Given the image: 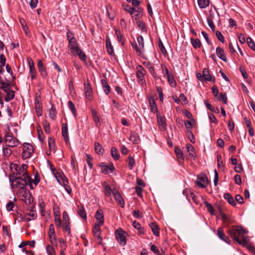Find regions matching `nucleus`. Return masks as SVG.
<instances>
[{"label":"nucleus","mask_w":255,"mask_h":255,"mask_svg":"<svg viewBox=\"0 0 255 255\" xmlns=\"http://www.w3.org/2000/svg\"><path fill=\"white\" fill-rule=\"evenodd\" d=\"M143 64L147 69H148L149 72L151 74V75L153 76V77H154V78H156V79L158 78L157 74L154 71V68L152 66L150 62H149L148 61H144L143 62Z\"/></svg>","instance_id":"nucleus-19"},{"label":"nucleus","mask_w":255,"mask_h":255,"mask_svg":"<svg viewBox=\"0 0 255 255\" xmlns=\"http://www.w3.org/2000/svg\"><path fill=\"white\" fill-rule=\"evenodd\" d=\"M137 41L138 43L140 48L143 49L144 48V40H143V37L141 35L139 36L137 38Z\"/></svg>","instance_id":"nucleus-62"},{"label":"nucleus","mask_w":255,"mask_h":255,"mask_svg":"<svg viewBox=\"0 0 255 255\" xmlns=\"http://www.w3.org/2000/svg\"><path fill=\"white\" fill-rule=\"evenodd\" d=\"M161 68L162 71V73L164 77H167V76L171 74V73L169 72L166 66L164 64H161Z\"/></svg>","instance_id":"nucleus-52"},{"label":"nucleus","mask_w":255,"mask_h":255,"mask_svg":"<svg viewBox=\"0 0 255 255\" xmlns=\"http://www.w3.org/2000/svg\"><path fill=\"white\" fill-rule=\"evenodd\" d=\"M130 139L134 143H138L140 140L138 134L135 132H131Z\"/></svg>","instance_id":"nucleus-39"},{"label":"nucleus","mask_w":255,"mask_h":255,"mask_svg":"<svg viewBox=\"0 0 255 255\" xmlns=\"http://www.w3.org/2000/svg\"><path fill=\"white\" fill-rule=\"evenodd\" d=\"M49 116L53 120H54L56 117V111L53 105H52L51 108L49 111Z\"/></svg>","instance_id":"nucleus-44"},{"label":"nucleus","mask_w":255,"mask_h":255,"mask_svg":"<svg viewBox=\"0 0 255 255\" xmlns=\"http://www.w3.org/2000/svg\"><path fill=\"white\" fill-rule=\"evenodd\" d=\"M37 68L41 76L43 78H46L47 77L48 73L45 66L41 60L38 61Z\"/></svg>","instance_id":"nucleus-11"},{"label":"nucleus","mask_w":255,"mask_h":255,"mask_svg":"<svg viewBox=\"0 0 255 255\" xmlns=\"http://www.w3.org/2000/svg\"><path fill=\"white\" fill-rule=\"evenodd\" d=\"M62 226L64 231L67 232L68 234H70V222H64Z\"/></svg>","instance_id":"nucleus-53"},{"label":"nucleus","mask_w":255,"mask_h":255,"mask_svg":"<svg viewBox=\"0 0 255 255\" xmlns=\"http://www.w3.org/2000/svg\"><path fill=\"white\" fill-rule=\"evenodd\" d=\"M197 186L204 188L208 184V178L206 174H200L197 176V180L195 181Z\"/></svg>","instance_id":"nucleus-9"},{"label":"nucleus","mask_w":255,"mask_h":255,"mask_svg":"<svg viewBox=\"0 0 255 255\" xmlns=\"http://www.w3.org/2000/svg\"><path fill=\"white\" fill-rule=\"evenodd\" d=\"M106 47L108 53L110 55H112L114 53V48L108 36H107L106 39Z\"/></svg>","instance_id":"nucleus-21"},{"label":"nucleus","mask_w":255,"mask_h":255,"mask_svg":"<svg viewBox=\"0 0 255 255\" xmlns=\"http://www.w3.org/2000/svg\"><path fill=\"white\" fill-rule=\"evenodd\" d=\"M204 204L207 208V211L210 212L211 215H214V210L212 204L207 201H205Z\"/></svg>","instance_id":"nucleus-48"},{"label":"nucleus","mask_w":255,"mask_h":255,"mask_svg":"<svg viewBox=\"0 0 255 255\" xmlns=\"http://www.w3.org/2000/svg\"><path fill=\"white\" fill-rule=\"evenodd\" d=\"M158 47H159V48L160 49V51H161V52L164 55H166L167 54V52L165 48L164 47L162 42L161 41V40L160 39H159V41H158Z\"/></svg>","instance_id":"nucleus-54"},{"label":"nucleus","mask_w":255,"mask_h":255,"mask_svg":"<svg viewBox=\"0 0 255 255\" xmlns=\"http://www.w3.org/2000/svg\"><path fill=\"white\" fill-rule=\"evenodd\" d=\"M84 91L86 98L89 100H91L93 95V92L91 85L89 83H88L87 84H84Z\"/></svg>","instance_id":"nucleus-20"},{"label":"nucleus","mask_w":255,"mask_h":255,"mask_svg":"<svg viewBox=\"0 0 255 255\" xmlns=\"http://www.w3.org/2000/svg\"><path fill=\"white\" fill-rule=\"evenodd\" d=\"M4 142L6 145L10 147H16L19 144V141L8 132H6L4 135Z\"/></svg>","instance_id":"nucleus-6"},{"label":"nucleus","mask_w":255,"mask_h":255,"mask_svg":"<svg viewBox=\"0 0 255 255\" xmlns=\"http://www.w3.org/2000/svg\"><path fill=\"white\" fill-rule=\"evenodd\" d=\"M128 167L130 170H132L133 167L135 165V161L133 157L129 155L128 156Z\"/></svg>","instance_id":"nucleus-40"},{"label":"nucleus","mask_w":255,"mask_h":255,"mask_svg":"<svg viewBox=\"0 0 255 255\" xmlns=\"http://www.w3.org/2000/svg\"><path fill=\"white\" fill-rule=\"evenodd\" d=\"M5 93L6 94V96L4 98V101L6 102L13 100L15 97V91L12 89Z\"/></svg>","instance_id":"nucleus-28"},{"label":"nucleus","mask_w":255,"mask_h":255,"mask_svg":"<svg viewBox=\"0 0 255 255\" xmlns=\"http://www.w3.org/2000/svg\"><path fill=\"white\" fill-rule=\"evenodd\" d=\"M112 193L117 202L121 204L122 207H123L124 206L125 203L123 198L120 194V192L118 190L114 189L112 191Z\"/></svg>","instance_id":"nucleus-14"},{"label":"nucleus","mask_w":255,"mask_h":255,"mask_svg":"<svg viewBox=\"0 0 255 255\" xmlns=\"http://www.w3.org/2000/svg\"><path fill=\"white\" fill-rule=\"evenodd\" d=\"M43 125L45 132L49 134L50 132V124L47 121H45L43 122Z\"/></svg>","instance_id":"nucleus-56"},{"label":"nucleus","mask_w":255,"mask_h":255,"mask_svg":"<svg viewBox=\"0 0 255 255\" xmlns=\"http://www.w3.org/2000/svg\"><path fill=\"white\" fill-rule=\"evenodd\" d=\"M187 151L189 153V155L191 157H195V153L194 152V148L193 146L190 143H188L186 145Z\"/></svg>","instance_id":"nucleus-42"},{"label":"nucleus","mask_w":255,"mask_h":255,"mask_svg":"<svg viewBox=\"0 0 255 255\" xmlns=\"http://www.w3.org/2000/svg\"><path fill=\"white\" fill-rule=\"evenodd\" d=\"M48 144L49 149L51 150H54L55 148V143H54V139L52 137H50L48 139Z\"/></svg>","instance_id":"nucleus-58"},{"label":"nucleus","mask_w":255,"mask_h":255,"mask_svg":"<svg viewBox=\"0 0 255 255\" xmlns=\"http://www.w3.org/2000/svg\"><path fill=\"white\" fill-rule=\"evenodd\" d=\"M0 89L2 90L4 93H7L9 91L12 90L10 83L9 82H5L1 83Z\"/></svg>","instance_id":"nucleus-31"},{"label":"nucleus","mask_w":255,"mask_h":255,"mask_svg":"<svg viewBox=\"0 0 255 255\" xmlns=\"http://www.w3.org/2000/svg\"><path fill=\"white\" fill-rule=\"evenodd\" d=\"M48 236L51 244H53L54 241H56V234L53 224H50L49 227Z\"/></svg>","instance_id":"nucleus-17"},{"label":"nucleus","mask_w":255,"mask_h":255,"mask_svg":"<svg viewBox=\"0 0 255 255\" xmlns=\"http://www.w3.org/2000/svg\"><path fill=\"white\" fill-rule=\"evenodd\" d=\"M92 114L93 118V120L96 125V126H98L100 125V120L99 117L97 114V112L95 110H92Z\"/></svg>","instance_id":"nucleus-43"},{"label":"nucleus","mask_w":255,"mask_h":255,"mask_svg":"<svg viewBox=\"0 0 255 255\" xmlns=\"http://www.w3.org/2000/svg\"><path fill=\"white\" fill-rule=\"evenodd\" d=\"M68 106L69 108L71 110L74 117H76V116H77L76 110L75 105H74L73 102L71 101H69L68 103Z\"/></svg>","instance_id":"nucleus-46"},{"label":"nucleus","mask_w":255,"mask_h":255,"mask_svg":"<svg viewBox=\"0 0 255 255\" xmlns=\"http://www.w3.org/2000/svg\"><path fill=\"white\" fill-rule=\"evenodd\" d=\"M111 155L115 160H117L120 158V154L117 149L115 147L111 148Z\"/></svg>","instance_id":"nucleus-36"},{"label":"nucleus","mask_w":255,"mask_h":255,"mask_svg":"<svg viewBox=\"0 0 255 255\" xmlns=\"http://www.w3.org/2000/svg\"><path fill=\"white\" fill-rule=\"evenodd\" d=\"M99 166L101 167L102 172L105 174L109 173H112L115 170V168L113 163L110 165H103V163H101Z\"/></svg>","instance_id":"nucleus-12"},{"label":"nucleus","mask_w":255,"mask_h":255,"mask_svg":"<svg viewBox=\"0 0 255 255\" xmlns=\"http://www.w3.org/2000/svg\"><path fill=\"white\" fill-rule=\"evenodd\" d=\"M46 251L48 255H56L55 250L51 245L47 246Z\"/></svg>","instance_id":"nucleus-51"},{"label":"nucleus","mask_w":255,"mask_h":255,"mask_svg":"<svg viewBox=\"0 0 255 255\" xmlns=\"http://www.w3.org/2000/svg\"><path fill=\"white\" fill-rule=\"evenodd\" d=\"M40 181V178L38 173L37 172L34 175V180H33L31 178L30 182L31 183V184H32V183H34V184L35 186H37V184L39 183Z\"/></svg>","instance_id":"nucleus-50"},{"label":"nucleus","mask_w":255,"mask_h":255,"mask_svg":"<svg viewBox=\"0 0 255 255\" xmlns=\"http://www.w3.org/2000/svg\"><path fill=\"white\" fill-rule=\"evenodd\" d=\"M68 49L70 51V53L75 55H77L81 60L86 61V55L79 47L76 39L74 36L69 41Z\"/></svg>","instance_id":"nucleus-3"},{"label":"nucleus","mask_w":255,"mask_h":255,"mask_svg":"<svg viewBox=\"0 0 255 255\" xmlns=\"http://www.w3.org/2000/svg\"><path fill=\"white\" fill-rule=\"evenodd\" d=\"M148 102L151 112L154 113H157V108L154 99L152 97H149L148 98Z\"/></svg>","instance_id":"nucleus-27"},{"label":"nucleus","mask_w":255,"mask_h":255,"mask_svg":"<svg viewBox=\"0 0 255 255\" xmlns=\"http://www.w3.org/2000/svg\"><path fill=\"white\" fill-rule=\"evenodd\" d=\"M13 167H14L16 172H13L12 174H14L16 176H22L23 177L28 178H31V176L28 174L27 168L28 165L26 164H22L20 166H18L16 164H13Z\"/></svg>","instance_id":"nucleus-4"},{"label":"nucleus","mask_w":255,"mask_h":255,"mask_svg":"<svg viewBox=\"0 0 255 255\" xmlns=\"http://www.w3.org/2000/svg\"><path fill=\"white\" fill-rule=\"evenodd\" d=\"M227 233L239 245L245 246L249 243L250 239L246 236L248 231L241 226H231L227 231Z\"/></svg>","instance_id":"nucleus-2"},{"label":"nucleus","mask_w":255,"mask_h":255,"mask_svg":"<svg viewBox=\"0 0 255 255\" xmlns=\"http://www.w3.org/2000/svg\"><path fill=\"white\" fill-rule=\"evenodd\" d=\"M27 61L29 65L30 74H36V71L32 59L29 57L27 59Z\"/></svg>","instance_id":"nucleus-29"},{"label":"nucleus","mask_w":255,"mask_h":255,"mask_svg":"<svg viewBox=\"0 0 255 255\" xmlns=\"http://www.w3.org/2000/svg\"><path fill=\"white\" fill-rule=\"evenodd\" d=\"M35 108L36 114L38 117L41 116L42 115V106L40 104L39 101L38 100H36L35 101Z\"/></svg>","instance_id":"nucleus-32"},{"label":"nucleus","mask_w":255,"mask_h":255,"mask_svg":"<svg viewBox=\"0 0 255 255\" xmlns=\"http://www.w3.org/2000/svg\"><path fill=\"white\" fill-rule=\"evenodd\" d=\"M166 78L168 80L169 84L172 87H175L176 86V82L172 74L167 76Z\"/></svg>","instance_id":"nucleus-41"},{"label":"nucleus","mask_w":255,"mask_h":255,"mask_svg":"<svg viewBox=\"0 0 255 255\" xmlns=\"http://www.w3.org/2000/svg\"><path fill=\"white\" fill-rule=\"evenodd\" d=\"M209 0H198V4L200 8H205L209 5Z\"/></svg>","instance_id":"nucleus-37"},{"label":"nucleus","mask_w":255,"mask_h":255,"mask_svg":"<svg viewBox=\"0 0 255 255\" xmlns=\"http://www.w3.org/2000/svg\"><path fill=\"white\" fill-rule=\"evenodd\" d=\"M95 217L97 221H98V224H99L101 225H103L104 224V215L102 209H100L97 211L95 215Z\"/></svg>","instance_id":"nucleus-22"},{"label":"nucleus","mask_w":255,"mask_h":255,"mask_svg":"<svg viewBox=\"0 0 255 255\" xmlns=\"http://www.w3.org/2000/svg\"><path fill=\"white\" fill-rule=\"evenodd\" d=\"M175 152L176 153L177 157L178 158H180L181 159H182V160L184 159L183 152L180 148L175 147Z\"/></svg>","instance_id":"nucleus-55"},{"label":"nucleus","mask_w":255,"mask_h":255,"mask_svg":"<svg viewBox=\"0 0 255 255\" xmlns=\"http://www.w3.org/2000/svg\"><path fill=\"white\" fill-rule=\"evenodd\" d=\"M101 225L96 223L93 228V233L95 237H97L99 240L100 243H101L102 240L101 237Z\"/></svg>","instance_id":"nucleus-15"},{"label":"nucleus","mask_w":255,"mask_h":255,"mask_svg":"<svg viewBox=\"0 0 255 255\" xmlns=\"http://www.w3.org/2000/svg\"><path fill=\"white\" fill-rule=\"evenodd\" d=\"M190 40L191 43L194 48L197 49L201 47V43L199 39H194L193 38H191Z\"/></svg>","instance_id":"nucleus-35"},{"label":"nucleus","mask_w":255,"mask_h":255,"mask_svg":"<svg viewBox=\"0 0 255 255\" xmlns=\"http://www.w3.org/2000/svg\"><path fill=\"white\" fill-rule=\"evenodd\" d=\"M216 53L218 57L224 61H227V59L223 48L218 47L216 48Z\"/></svg>","instance_id":"nucleus-24"},{"label":"nucleus","mask_w":255,"mask_h":255,"mask_svg":"<svg viewBox=\"0 0 255 255\" xmlns=\"http://www.w3.org/2000/svg\"><path fill=\"white\" fill-rule=\"evenodd\" d=\"M247 42L250 48L253 50H255V43L253 39L250 37H248L247 39Z\"/></svg>","instance_id":"nucleus-47"},{"label":"nucleus","mask_w":255,"mask_h":255,"mask_svg":"<svg viewBox=\"0 0 255 255\" xmlns=\"http://www.w3.org/2000/svg\"><path fill=\"white\" fill-rule=\"evenodd\" d=\"M14 206V203L12 201H9L6 205V210L7 211H14L13 208Z\"/></svg>","instance_id":"nucleus-57"},{"label":"nucleus","mask_w":255,"mask_h":255,"mask_svg":"<svg viewBox=\"0 0 255 255\" xmlns=\"http://www.w3.org/2000/svg\"><path fill=\"white\" fill-rule=\"evenodd\" d=\"M217 235L219 237V238L222 241L225 242L229 245H230L231 243V241L227 237L224 232L223 229L222 227H219L218 228L217 230Z\"/></svg>","instance_id":"nucleus-10"},{"label":"nucleus","mask_w":255,"mask_h":255,"mask_svg":"<svg viewBox=\"0 0 255 255\" xmlns=\"http://www.w3.org/2000/svg\"><path fill=\"white\" fill-rule=\"evenodd\" d=\"M128 235L127 232L122 228H119L115 231V236L117 241L122 246H124L127 243L126 237Z\"/></svg>","instance_id":"nucleus-5"},{"label":"nucleus","mask_w":255,"mask_h":255,"mask_svg":"<svg viewBox=\"0 0 255 255\" xmlns=\"http://www.w3.org/2000/svg\"><path fill=\"white\" fill-rule=\"evenodd\" d=\"M34 151L33 146L29 143L25 142L23 143V151L21 154V157L23 159L30 158Z\"/></svg>","instance_id":"nucleus-7"},{"label":"nucleus","mask_w":255,"mask_h":255,"mask_svg":"<svg viewBox=\"0 0 255 255\" xmlns=\"http://www.w3.org/2000/svg\"><path fill=\"white\" fill-rule=\"evenodd\" d=\"M101 82L103 88V90L106 95H108L110 92L111 88L109 85L108 84L107 80L106 79H103L101 80Z\"/></svg>","instance_id":"nucleus-26"},{"label":"nucleus","mask_w":255,"mask_h":255,"mask_svg":"<svg viewBox=\"0 0 255 255\" xmlns=\"http://www.w3.org/2000/svg\"><path fill=\"white\" fill-rule=\"evenodd\" d=\"M219 101H222L224 104H227V94L225 93H221L220 97L217 99Z\"/></svg>","instance_id":"nucleus-49"},{"label":"nucleus","mask_w":255,"mask_h":255,"mask_svg":"<svg viewBox=\"0 0 255 255\" xmlns=\"http://www.w3.org/2000/svg\"><path fill=\"white\" fill-rule=\"evenodd\" d=\"M203 79L204 81H212L215 83V79L214 77H212L210 74L208 69L204 68L202 71Z\"/></svg>","instance_id":"nucleus-16"},{"label":"nucleus","mask_w":255,"mask_h":255,"mask_svg":"<svg viewBox=\"0 0 255 255\" xmlns=\"http://www.w3.org/2000/svg\"><path fill=\"white\" fill-rule=\"evenodd\" d=\"M115 33L117 36L118 41L119 43H121V44L123 45L125 42L124 37L121 33L120 30L116 29L115 30Z\"/></svg>","instance_id":"nucleus-38"},{"label":"nucleus","mask_w":255,"mask_h":255,"mask_svg":"<svg viewBox=\"0 0 255 255\" xmlns=\"http://www.w3.org/2000/svg\"><path fill=\"white\" fill-rule=\"evenodd\" d=\"M157 120L158 125L160 128L164 130L166 128V124L165 122V118L159 114L157 115Z\"/></svg>","instance_id":"nucleus-18"},{"label":"nucleus","mask_w":255,"mask_h":255,"mask_svg":"<svg viewBox=\"0 0 255 255\" xmlns=\"http://www.w3.org/2000/svg\"><path fill=\"white\" fill-rule=\"evenodd\" d=\"M217 165L218 168H221L224 167L223 160L222 159V156L220 154H218L217 156Z\"/></svg>","instance_id":"nucleus-59"},{"label":"nucleus","mask_w":255,"mask_h":255,"mask_svg":"<svg viewBox=\"0 0 255 255\" xmlns=\"http://www.w3.org/2000/svg\"><path fill=\"white\" fill-rule=\"evenodd\" d=\"M207 22H208V25L211 28L213 32L215 31V25L214 24V22H213V21L212 19L211 18L208 17V18H207Z\"/></svg>","instance_id":"nucleus-63"},{"label":"nucleus","mask_w":255,"mask_h":255,"mask_svg":"<svg viewBox=\"0 0 255 255\" xmlns=\"http://www.w3.org/2000/svg\"><path fill=\"white\" fill-rule=\"evenodd\" d=\"M149 227L151 229V231L153 234V235L155 236H159V228L158 226L155 223L152 222L149 224Z\"/></svg>","instance_id":"nucleus-25"},{"label":"nucleus","mask_w":255,"mask_h":255,"mask_svg":"<svg viewBox=\"0 0 255 255\" xmlns=\"http://www.w3.org/2000/svg\"><path fill=\"white\" fill-rule=\"evenodd\" d=\"M151 244V246H150L151 251L152 252H153L155 254H156L157 255H159L160 251H159V249H158V248L154 245H152L151 244Z\"/></svg>","instance_id":"nucleus-64"},{"label":"nucleus","mask_w":255,"mask_h":255,"mask_svg":"<svg viewBox=\"0 0 255 255\" xmlns=\"http://www.w3.org/2000/svg\"><path fill=\"white\" fill-rule=\"evenodd\" d=\"M56 178L59 183L61 184H63L65 186L66 190L67 192L70 194L71 192V189L69 186L67 185L68 183V179L64 175L63 176H61L60 178L58 176H56Z\"/></svg>","instance_id":"nucleus-13"},{"label":"nucleus","mask_w":255,"mask_h":255,"mask_svg":"<svg viewBox=\"0 0 255 255\" xmlns=\"http://www.w3.org/2000/svg\"><path fill=\"white\" fill-rule=\"evenodd\" d=\"M222 220L223 222L225 223H227V225L233 223V220L231 218L228 217L225 214H222L221 215Z\"/></svg>","instance_id":"nucleus-45"},{"label":"nucleus","mask_w":255,"mask_h":255,"mask_svg":"<svg viewBox=\"0 0 255 255\" xmlns=\"http://www.w3.org/2000/svg\"><path fill=\"white\" fill-rule=\"evenodd\" d=\"M31 178L23 177L22 176H16L11 174L9 176L11 188L12 190L19 188L18 194L20 196L26 198L27 196L26 186H28L30 189L33 190L34 187L30 182Z\"/></svg>","instance_id":"nucleus-1"},{"label":"nucleus","mask_w":255,"mask_h":255,"mask_svg":"<svg viewBox=\"0 0 255 255\" xmlns=\"http://www.w3.org/2000/svg\"><path fill=\"white\" fill-rule=\"evenodd\" d=\"M224 198L227 200L229 204L232 205L233 206H236V201L234 199V198L231 195V194L229 193H226L224 194Z\"/></svg>","instance_id":"nucleus-30"},{"label":"nucleus","mask_w":255,"mask_h":255,"mask_svg":"<svg viewBox=\"0 0 255 255\" xmlns=\"http://www.w3.org/2000/svg\"><path fill=\"white\" fill-rule=\"evenodd\" d=\"M78 215L83 219H87V214L85 208L83 206H78Z\"/></svg>","instance_id":"nucleus-34"},{"label":"nucleus","mask_w":255,"mask_h":255,"mask_svg":"<svg viewBox=\"0 0 255 255\" xmlns=\"http://www.w3.org/2000/svg\"><path fill=\"white\" fill-rule=\"evenodd\" d=\"M3 154L6 156H9L12 153V150L8 147H3L2 149Z\"/></svg>","instance_id":"nucleus-60"},{"label":"nucleus","mask_w":255,"mask_h":255,"mask_svg":"<svg viewBox=\"0 0 255 255\" xmlns=\"http://www.w3.org/2000/svg\"><path fill=\"white\" fill-rule=\"evenodd\" d=\"M95 145V150L96 153L100 155L103 154L104 152V149H103L101 144H100L98 142H95L94 143Z\"/></svg>","instance_id":"nucleus-33"},{"label":"nucleus","mask_w":255,"mask_h":255,"mask_svg":"<svg viewBox=\"0 0 255 255\" xmlns=\"http://www.w3.org/2000/svg\"><path fill=\"white\" fill-rule=\"evenodd\" d=\"M62 134L64 140L67 143L69 141L68 126L67 124H62Z\"/></svg>","instance_id":"nucleus-23"},{"label":"nucleus","mask_w":255,"mask_h":255,"mask_svg":"<svg viewBox=\"0 0 255 255\" xmlns=\"http://www.w3.org/2000/svg\"><path fill=\"white\" fill-rule=\"evenodd\" d=\"M136 76L137 78L139 79V83L141 84H144L145 83V75L146 74V71L144 69V68L140 65H138L136 67Z\"/></svg>","instance_id":"nucleus-8"},{"label":"nucleus","mask_w":255,"mask_h":255,"mask_svg":"<svg viewBox=\"0 0 255 255\" xmlns=\"http://www.w3.org/2000/svg\"><path fill=\"white\" fill-rule=\"evenodd\" d=\"M124 10L129 12L131 15H132L134 12L136 11L134 8L129 6L128 5L125 6Z\"/></svg>","instance_id":"nucleus-61"}]
</instances>
